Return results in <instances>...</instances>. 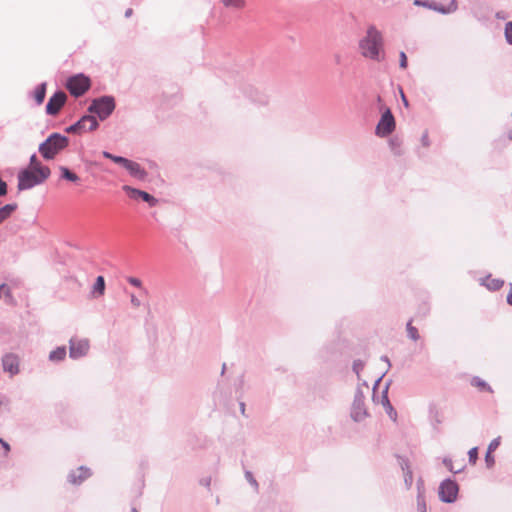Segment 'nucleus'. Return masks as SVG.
Returning <instances> with one entry per match:
<instances>
[{
    "instance_id": "obj_31",
    "label": "nucleus",
    "mask_w": 512,
    "mask_h": 512,
    "mask_svg": "<svg viewBox=\"0 0 512 512\" xmlns=\"http://www.w3.org/2000/svg\"><path fill=\"white\" fill-rule=\"evenodd\" d=\"M399 57H400V67L402 69H406L408 66V61H407V56H406L405 52H400Z\"/></svg>"
},
{
    "instance_id": "obj_22",
    "label": "nucleus",
    "mask_w": 512,
    "mask_h": 512,
    "mask_svg": "<svg viewBox=\"0 0 512 512\" xmlns=\"http://www.w3.org/2000/svg\"><path fill=\"white\" fill-rule=\"evenodd\" d=\"M103 156L105 158H108V159H111L113 162L117 163V164H120L122 165L124 168L125 166L128 164V162L130 161L129 159L127 158H124V157H120V156H114L112 155L111 153L109 152H103Z\"/></svg>"
},
{
    "instance_id": "obj_15",
    "label": "nucleus",
    "mask_w": 512,
    "mask_h": 512,
    "mask_svg": "<svg viewBox=\"0 0 512 512\" xmlns=\"http://www.w3.org/2000/svg\"><path fill=\"white\" fill-rule=\"evenodd\" d=\"M351 414H352V417L354 418V420H356V421H359L364 418V416L366 415V412L363 407V402L361 401V399H356L354 401Z\"/></svg>"
},
{
    "instance_id": "obj_37",
    "label": "nucleus",
    "mask_w": 512,
    "mask_h": 512,
    "mask_svg": "<svg viewBox=\"0 0 512 512\" xmlns=\"http://www.w3.org/2000/svg\"><path fill=\"white\" fill-rule=\"evenodd\" d=\"M130 299H131V304L135 308H138L141 305L140 300L134 294H131Z\"/></svg>"
},
{
    "instance_id": "obj_28",
    "label": "nucleus",
    "mask_w": 512,
    "mask_h": 512,
    "mask_svg": "<svg viewBox=\"0 0 512 512\" xmlns=\"http://www.w3.org/2000/svg\"><path fill=\"white\" fill-rule=\"evenodd\" d=\"M505 37L507 42L512 45V22H508L505 25Z\"/></svg>"
},
{
    "instance_id": "obj_3",
    "label": "nucleus",
    "mask_w": 512,
    "mask_h": 512,
    "mask_svg": "<svg viewBox=\"0 0 512 512\" xmlns=\"http://www.w3.org/2000/svg\"><path fill=\"white\" fill-rule=\"evenodd\" d=\"M68 145V138L59 133L50 135L40 146L39 152L47 159H53L60 151Z\"/></svg>"
},
{
    "instance_id": "obj_34",
    "label": "nucleus",
    "mask_w": 512,
    "mask_h": 512,
    "mask_svg": "<svg viewBox=\"0 0 512 512\" xmlns=\"http://www.w3.org/2000/svg\"><path fill=\"white\" fill-rule=\"evenodd\" d=\"M128 282L135 287H141L142 285L141 280L135 277L128 278Z\"/></svg>"
},
{
    "instance_id": "obj_12",
    "label": "nucleus",
    "mask_w": 512,
    "mask_h": 512,
    "mask_svg": "<svg viewBox=\"0 0 512 512\" xmlns=\"http://www.w3.org/2000/svg\"><path fill=\"white\" fill-rule=\"evenodd\" d=\"M3 368L6 372L11 375H15L19 372V359L14 354H7L3 357Z\"/></svg>"
},
{
    "instance_id": "obj_27",
    "label": "nucleus",
    "mask_w": 512,
    "mask_h": 512,
    "mask_svg": "<svg viewBox=\"0 0 512 512\" xmlns=\"http://www.w3.org/2000/svg\"><path fill=\"white\" fill-rule=\"evenodd\" d=\"M2 297L12 300V294H11L10 288L6 284L0 285V299Z\"/></svg>"
},
{
    "instance_id": "obj_6",
    "label": "nucleus",
    "mask_w": 512,
    "mask_h": 512,
    "mask_svg": "<svg viewBox=\"0 0 512 512\" xmlns=\"http://www.w3.org/2000/svg\"><path fill=\"white\" fill-rule=\"evenodd\" d=\"M90 88V80L84 75L71 77L67 82V89L75 97L83 95Z\"/></svg>"
},
{
    "instance_id": "obj_35",
    "label": "nucleus",
    "mask_w": 512,
    "mask_h": 512,
    "mask_svg": "<svg viewBox=\"0 0 512 512\" xmlns=\"http://www.w3.org/2000/svg\"><path fill=\"white\" fill-rule=\"evenodd\" d=\"M485 460L489 467L494 464V457L492 456V452L487 451Z\"/></svg>"
},
{
    "instance_id": "obj_14",
    "label": "nucleus",
    "mask_w": 512,
    "mask_h": 512,
    "mask_svg": "<svg viewBox=\"0 0 512 512\" xmlns=\"http://www.w3.org/2000/svg\"><path fill=\"white\" fill-rule=\"evenodd\" d=\"M125 169L133 176L138 179H143L146 175L145 171L140 167V165L134 161H129L125 166Z\"/></svg>"
},
{
    "instance_id": "obj_18",
    "label": "nucleus",
    "mask_w": 512,
    "mask_h": 512,
    "mask_svg": "<svg viewBox=\"0 0 512 512\" xmlns=\"http://www.w3.org/2000/svg\"><path fill=\"white\" fill-rule=\"evenodd\" d=\"M224 7L234 10H242L246 6L245 0H221Z\"/></svg>"
},
{
    "instance_id": "obj_32",
    "label": "nucleus",
    "mask_w": 512,
    "mask_h": 512,
    "mask_svg": "<svg viewBox=\"0 0 512 512\" xmlns=\"http://www.w3.org/2000/svg\"><path fill=\"white\" fill-rule=\"evenodd\" d=\"M421 144L425 148L429 147L430 145L429 135L427 131H425L421 136Z\"/></svg>"
},
{
    "instance_id": "obj_36",
    "label": "nucleus",
    "mask_w": 512,
    "mask_h": 512,
    "mask_svg": "<svg viewBox=\"0 0 512 512\" xmlns=\"http://www.w3.org/2000/svg\"><path fill=\"white\" fill-rule=\"evenodd\" d=\"M444 464L453 473H457L460 471V469H457V470L454 469V467L452 466V462L449 459H445Z\"/></svg>"
},
{
    "instance_id": "obj_7",
    "label": "nucleus",
    "mask_w": 512,
    "mask_h": 512,
    "mask_svg": "<svg viewBox=\"0 0 512 512\" xmlns=\"http://www.w3.org/2000/svg\"><path fill=\"white\" fill-rule=\"evenodd\" d=\"M98 127V122L96 118L92 115L83 116L77 123L70 126L67 131L70 133L73 132H86L92 131Z\"/></svg>"
},
{
    "instance_id": "obj_1",
    "label": "nucleus",
    "mask_w": 512,
    "mask_h": 512,
    "mask_svg": "<svg viewBox=\"0 0 512 512\" xmlns=\"http://www.w3.org/2000/svg\"><path fill=\"white\" fill-rule=\"evenodd\" d=\"M361 54L369 59L379 61L383 52V38L379 30L374 26L367 29L366 35L360 40Z\"/></svg>"
},
{
    "instance_id": "obj_41",
    "label": "nucleus",
    "mask_w": 512,
    "mask_h": 512,
    "mask_svg": "<svg viewBox=\"0 0 512 512\" xmlns=\"http://www.w3.org/2000/svg\"><path fill=\"white\" fill-rule=\"evenodd\" d=\"M401 98H402V101H403L404 105H405L406 107H408V101H407V98H406V96L404 95V93H403L402 91H401Z\"/></svg>"
},
{
    "instance_id": "obj_20",
    "label": "nucleus",
    "mask_w": 512,
    "mask_h": 512,
    "mask_svg": "<svg viewBox=\"0 0 512 512\" xmlns=\"http://www.w3.org/2000/svg\"><path fill=\"white\" fill-rule=\"evenodd\" d=\"M65 356H66L65 347H58L50 353L49 359L51 361H60V360H63L65 358Z\"/></svg>"
},
{
    "instance_id": "obj_5",
    "label": "nucleus",
    "mask_w": 512,
    "mask_h": 512,
    "mask_svg": "<svg viewBox=\"0 0 512 512\" xmlns=\"http://www.w3.org/2000/svg\"><path fill=\"white\" fill-rule=\"evenodd\" d=\"M395 119L390 109H386L376 126V135L379 137H387L395 130Z\"/></svg>"
},
{
    "instance_id": "obj_24",
    "label": "nucleus",
    "mask_w": 512,
    "mask_h": 512,
    "mask_svg": "<svg viewBox=\"0 0 512 512\" xmlns=\"http://www.w3.org/2000/svg\"><path fill=\"white\" fill-rule=\"evenodd\" d=\"M95 292H98L99 295H103L105 291V280L103 276H98L96 282L93 287Z\"/></svg>"
},
{
    "instance_id": "obj_11",
    "label": "nucleus",
    "mask_w": 512,
    "mask_h": 512,
    "mask_svg": "<svg viewBox=\"0 0 512 512\" xmlns=\"http://www.w3.org/2000/svg\"><path fill=\"white\" fill-rule=\"evenodd\" d=\"M89 350V342L84 339L70 340V357L77 359L87 354Z\"/></svg>"
},
{
    "instance_id": "obj_23",
    "label": "nucleus",
    "mask_w": 512,
    "mask_h": 512,
    "mask_svg": "<svg viewBox=\"0 0 512 512\" xmlns=\"http://www.w3.org/2000/svg\"><path fill=\"white\" fill-rule=\"evenodd\" d=\"M471 385L482 390V391L491 392V388L488 386V384L478 377L472 378Z\"/></svg>"
},
{
    "instance_id": "obj_42",
    "label": "nucleus",
    "mask_w": 512,
    "mask_h": 512,
    "mask_svg": "<svg viewBox=\"0 0 512 512\" xmlns=\"http://www.w3.org/2000/svg\"><path fill=\"white\" fill-rule=\"evenodd\" d=\"M133 13V10L131 8L127 9L126 12H125V16L126 17H130Z\"/></svg>"
},
{
    "instance_id": "obj_16",
    "label": "nucleus",
    "mask_w": 512,
    "mask_h": 512,
    "mask_svg": "<svg viewBox=\"0 0 512 512\" xmlns=\"http://www.w3.org/2000/svg\"><path fill=\"white\" fill-rule=\"evenodd\" d=\"M504 284V281L497 278H492L491 276H487L483 280V285L486 286L489 290L496 291L499 290Z\"/></svg>"
},
{
    "instance_id": "obj_17",
    "label": "nucleus",
    "mask_w": 512,
    "mask_h": 512,
    "mask_svg": "<svg viewBox=\"0 0 512 512\" xmlns=\"http://www.w3.org/2000/svg\"><path fill=\"white\" fill-rule=\"evenodd\" d=\"M59 171L61 173L62 179H65V180L73 182V183H78L80 180L79 176L76 173L72 172L65 166H60Z\"/></svg>"
},
{
    "instance_id": "obj_2",
    "label": "nucleus",
    "mask_w": 512,
    "mask_h": 512,
    "mask_svg": "<svg viewBox=\"0 0 512 512\" xmlns=\"http://www.w3.org/2000/svg\"><path fill=\"white\" fill-rule=\"evenodd\" d=\"M50 176L49 168L25 169L18 175V189L27 190L44 182Z\"/></svg>"
},
{
    "instance_id": "obj_21",
    "label": "nucleus",
    "mask_w": 512,
    "mask_h": 512,
    "mask_svg": "<svg viewBox=\"0 0 512 512\" xmlns=\"http://www.w3.org/2000/svg\"><path fill=\"white\" fill-rule=\"evenodd\" d=\"M45 93H46V84L39 85L35 92H34V98L37 104H41L45 99Z\"/></svg>"
},
{
    "instance_id": "obj_40",
    "label": "nucleus",
    "mask_w": 512,
    "mask_h": 512,
    "mask_svg": "<svg viewBox=\"0 0 512 512\" xmlns=\"http://www.w3.org/2000/svg\"><path fill=\"white\" fill-rule=\"evenodd\" d=\"M418 507H419V510L420 512H426V505L425 503H418Z\"/></svg>"
},
{
    "instance_id": "obj_44",
    "label": "nucleus",
    "mask_w": 512,
    "mask_h": 512,
    "mask_svg": "<svg viewBox=\"0 0 512 512\" xmlns=\"http://www.w3.org/2000/svg\"><path fill=\"white\" fill-rule=\"evenodd\" d=\"M131 512H137V510L136 509H132Z\"/></svg>"
},
{
    "instance_id": "obj_19",
    "label": "nucleus",
    "mask_w": 512,
    "mask_h": 512,
    "mask_svg": "<svg viewBox=\"0 0 512 512\" xmlns=\"http://www.w3.org/2000/svg\"><path fill=\"white\" fill-rule=\"evenodd\" d=\"M16 204H7L0 208V224L8 219L11 214L16 210Z\"/></svg>"
},
{
    "instance_id": "obj_33",
    "label": "nucleus",
    "mask_w": 512,
    "mask_h": 512,
    "mask_svg": "<svg viewBox=\"0 0 512 512\" xmlns=\"http://www.w3.org/2000/svg\"><path fill=\"white\" fill-rule=\"evenodd\" d=\"M0 444L2 445L3 449H4V456H8L11 448H10V445L4 441L2 438H0Z\"/></svg>"
},
{
    "instance_id": "obj_8",
    "label": "nucleus",
    "mask_w": 512,
    "mask_h": 512,
    "mask_svg": "<svg viewBox=\"0 0 512 512\" xmlns=\"http://www.w3.org/2000/svg\"><path fill=\"white\" fill-rule=\"evenodd\" d=\"M458 486L451 480L444 481L439 489V495L442 501L450 503L456 500Z\"/></svg>"
},
{
    "instance_id": "obj_30",
    "label": "nucleus",
    "mask_w": 512,
    "mask_h": 512,
    "mask_svg": "<svg viewBox=\"0 0 512 512\" xmlns=\"http://www.w3.org/2000/svg\"><path fill=\"white\" fill-rule=\"evenodd\" d=\"M499 444L500 438L493 439L488 446V451L493 453L498 448Z\"/></svg>"
},
{
    "instance_id": "obj_25",
    "label": "nucleus",
    "mask_w": 512,
    "mask_h": 512,
    "mask_svg": "<svg viewBox=\"0 0 512 512\" xmlns=\"http://www.w3.org/2000/svg\"><path fill=\"white\" fill-rule=\"evenodd\" d=\"M407 333H408V336H409L412 340L416 341V340H418V339H419V333H418V330H417V328H416V327H414V326L412 325V321H409V322L407 323Z\"/></svg>"
},
{
    "instance_id": "obj_4",
    "label": "nucleus",
    "mask_w": 512,
    "mask_h": 512,
    "mask_svg": "<svg viewBox=\"0 0 512 512\" xmlns=\"http://www.w3.org/2000/svg\"><path fill=\"white\" fill-rule=\"evenodd\" d=\"M114 108L115 103L113 98L102 97L93 101L89 107V111L91 113H96L101 120H104L112 113Z\"/></svg>"
},
{
    "instance_id": "obj_39",
    "label": "nucleus",
    "mask_w": 512,
    "mask_h": 512,
    "mask_svg": "<svg viewBox=\"0 0 512 512\" xmlns=\"http://www.w3.org/2000/svg\"><path fill=\"white\" fill-rule=\"evenodd\" d=\"M507 302L512 305V284H510V292L507 295Z\"/></svg>"
},
{
    "instance_id": "obj_10",
    "label": "nucleus",
    "mask_w": 512,
    "mask_h": 512,
    "mask_svg": "<svg viewBox=\"0 0 512 512\" xmlns=\"http://www.w3.org/2000/svg\"><path fill=\"white\" fill-rule=\"evenodd\" d=\"M122 189L126 192V194L132 199H142L147 202L149 206L153 207L157 204V199L150 195L149 193L133 188L129 185H124Z\"/></svg>"
},
{
    "instance_id": "obj_9",
    "label": "nucleus",
    "mask_w": 512,
    "mask_h": 512,
    "mask_svg": "<svg viewBox=\"0 0 512 512\" xmlns=\"http://www.w3.org/2000/svg\"><path fill=\"white\" fill-rule=\"evenodd\" d=\"M67 100V96L64 92H56L48 101L46 105V113L48 115L55 116L59 113L61 108L64 106Z\"/></svg>"
},
{
    "instance_id": "obj_26",
    "label": "nucleus",
    "mask_w": 512,
    "mask_h": 512,
    "mask_svg": "<svg viewBox=\"0 0 512 512\" xmlns=\"http://www.w3.org/2000/svg\"><path fill=\"white\" fill-rule=\"evenodd\" d=\"M42 168H48L47 166L41 165V163L37 160L36 155H32L30 158V164L27 169H42Z\"/></svg>"
},
{
    "instance_id": "obj_43",
    "label": "nucleus",
    "mask_w": 512,
    "mask_h": 512,
    "mask_svg": "<svg viewBox=\"0 0 512 512\" xmlns=\"http://www.w3.org/2000/svg\"><path fill=\"white\" fill-rule=\"evenodd\" d=\"M415 4H416V5H421V2H420V1H418V0H416V1H415Z\"/></svg>"
},
{
    "instance_id": "obj_13",
    "label": "nucleus",
    "mask_w": 512,
    "mask_h": 512,
    "mask_svg": "<svg viewBox=\"0 0 512 512\" xmlns=\"http://www.w3.org/2000/svg\"><path fill=\"white\" fill-rule=\"evenodd\" d=\"M91 475V472L88 468L85 467H78L77 469L73 470L69 476L68 481L71 484H80L84 480H86Z\"/></svg>"
},
{
    "instance_id": "obj_38",
    "label": "nucleus",
    "mask_w": 512,
    "mask_h": 512,
    "mask_svg": "<svg viewBox=\"0 0 512 512\" xmlns=\"http://www.w3.org/2000/svg\"><path fill=\"white\" fill-rule=\"evenodd\" d=\"M7 193V185L2 179L0 178V196H4Z\"/></svg>"
},
{
    "instance_id": "obj_29",
    "label": "nucleus",
    "mask_w": 512,
    "mask_h": 512,
    "mask_svg": "<svg viewBox=\"0 0 512 512\" xmlns=\"http://www.w3.org/2000/svg\"><path fill=\"white\" fill-rule=\"evenodd\" d=\"M469 461L474 465L478 458V449L476 447L471 448L468 452Z\"/></svg>"
}]
</instances>
